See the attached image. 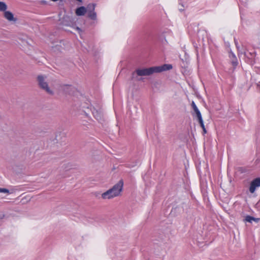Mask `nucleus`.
Masks as SVG:
<instances>
[{
	"label": "nucleus",
	"mask_w": 260,
	"mask_h": 260,
	"mask_svg": "<svg viewBox=\"0 0 260 260\" xmlns=\"http://www.w3.org/2000/svg\"><path fill=\"white\" fill-rule=\"evenodd\" d=\"M172 68V65L165 64L162 66L138 69L133 73L132 75L133 78H134L135 74L139 76H150L154 73H160L164 71L169 70Z\"/></svg>",
	"instance_id": "1"
},
{
	"label": "nucleus",
	"mask_w": 260,
	"mask_h": 260,
	"mask_svg": "<svg viewBox=\"0 0 260 260\" xmlns=\"http://www.w3.org/2000/svg\"><path fill=\"white\" fill-rule=\"evenodd\" d=\"M123 186V181L120 180L117 183L115 184L111 188L102 194L103 199H111L120 195Z\"/></svg>",
	"instance_id": "2"
},
{
	"label": "nucleus",
	"mask_w": 260,
	"mask_h": 260,
	"mask_svg": "<svg viewBox=\"0 0 260 260\" xmlns=\"http://www.w3.org/2000/svg\"><path fill=\"white\" fill-rule=\"evenodd\" d=\"M36 80L39 88L50 95H53L54 92L50 87L48 82L47 77L44 75H39L37 76Z\"/></svg>",
	"instance_id": "3"
},
{
	"label": "nucleus",
	"mask_w": 260,
	"mask_h": 260,
	"mask_svg": "<svg viewBox=\"0 0 260 260\" xmlns=\"http://www.w3.org/2000/svg\"><path fill=\"white\" fill-rule=\"evenodd\" d=\"M259 186H260V178H256L251 182L249 187V191L251 193H253L256 188Z\"/></svg>",
	"instance_id": "4"
},
{
	"label": "nucleus",
	"mask_w": 260,
	"mask_h": 260,
	"mask_svg": "<svg viewBox=\"0 0 260 260\" xmlns=\"http://www.w3.org/2000/svg\"><path fill=\"white\" fill-rule=\"evenodd\" d=\"M229 57L231 59V62L232 66H233L234 68H235L238 64V62L236 55L232 51H231L229 53Z\"/></svg>",
	"instance_id": "5"
},
{
	"label": "nucleus",
	"mask_w": 260,
	"mask_h": 260,
	"mask_svg": "<svg viewBox=\"0 0 260 260\" xmlns=\"http://www.w3.org/2000/svg\"><path fill=\"white\" fill-rule=\"evenodd\" d=\"M92 114L94 117L98 120L100 121L102 119L103 115L100 110L93 109L92 111Z\"/></svg>",
	"instance_id": "6"
},
{
	"label": "nucleus",
	"mask_w": 260,
	"mask_h": 260,
	"mask_svg": "<svg viewBox=\"0 0 260 260\" xmlns=\"http://www.w3.org/2000/svg\"><path fill=\"white\" fill-rule=\"evenodd\" d=\"M63 90L67 93L71 94L73 93L75 88L70 85H63L62 86Z\"/></svg>",
	"instance_id": "7"
},
{
	"label": "nucleus",
	"mask_w": 260,
	"mask_h": 260,
	"mask_svg": "<svg viewBox=\"0 0 260 260\" xmlns=\"http://www.w3.org/2000/svg\"><path fill=\"white\" fill-rule=\"evenodd\" d=\"M4 14V17H5V18L10 21H15L16 20V19H15L14 17V15L12 14V13H11L10 11H5Z\"/></svg>",
	"instance_id": "8"
},
{
	"label": "nucleus",
	"mask_w": 260,
	"mask_h": 260,
	"mask_svg": "<svg viewBox=\"0 0 260 260\" xmlns=\"http://www.w3.org/2000/svg\"><path fill=\"white\" fill-rule=\"evenodd\" d=\"M86 12V9L84 7L82 6L76 9V14L77 16H83Z\"/></svg>",
	"instance_id": "9"
},
{
	"label": "nucleus",
	"mask_w": 260,
	"mask_h": 260,
	"mask_svg": "<svg viewBox=\"0 0 260 260\" xmlns=\"http://www.w3.org/2000/svg\"><path fill=\"white\" fill-rule=\"evenodd\" d=\"M18 189L16 188L13 187L11 188L10 190L4 188H0V192L5 193L7 194H11L15 192Z\"/></svg>",
	"instance_id": "10"
},
{
	"label": "nucleus",
	"mask_w": 260,
	"mask_h": 260,
	"mask_svg": "<svg viewBox=\"0 0 260 260\" xmlns=\"http://www.w3.org/2000/svg\"><path fill=\"white\" fill-rule=\"evenodd\" d=\"M245 220L246 221L251 223L252 221L258 222L259 220V218H255L253 217L248 215L245 217Z\"/></svg>",
	"instance_id": "11"
},
{
	"label": "nucleus",
	"mask_w": 260,
	"mask_h": 260,
	"mask_svg": "<svg viewBox=\"0 0 260 260\" xmlns=\"http://www.w3.org/2000/svg\"><path fill=\"white\" fill-rule=\"evenodd\" d=\"M88 12V17L90 18L92 20H95L96 18V14L94 12V11H89Z\"/></svg>",
	"instance_id": "12"
},
{
	"label": "nucleus",
	"mask_w": 260,
	"mask_h": 260,
	"mask_svg": "<svg viewBox=\"0 0 260 260\" xmlns=\"http://www.w3.org/2000/svg\"><path fill=\"white\" fill-rule=\"evenodd\" d=\"M191 105L196 115H198V113L199 114H201V112H200L193 101L192 102Z\"/></svg>",
	"instance_id": "13"
},
{
	"label": "nucleus",
	"mask_w": 260,
	"mask_h": 260,
	"mask_svg": "<svg viewBox=\"0 0 260 260\" xmlns=\"http://www.w3.org/2000/svg\"><path fill=\"white\" fill-rule=\"evenodd\" d=\"M95 5L94 4H89L88 5L86 10L87 12L94 11Z\"/></svg>",
	"instance_id": "14"
},
{
	"label": "nucleus",
	"mask_w": 260,
	"mask_h": 260,
	"mask_svg": "<svg viewBox=\"0 0 260 260\" xmlns=\"http://www.w3.org/2000/svg\"><path fill=\"white\" fill-rule=\"evenodd\" d=\"M7 9V5L4 2H0V11H5Z\"/></svg>",
	"instance_id": "15"
},
{
	"label": "nucleus",
	"mask_w": 260,
	"mask_h": 260,
	"mask_svg": "<svg viewBox=\"0 0 260 260\" xmlns=\"http://www.w3.org/2000/svg\"><path fill=\"white\" fill-rule=\"evenodd\" d=\"M196 117L198 120L199 123L200 124L203 123V120L202 119V117L201 114H198V115H196Z\"/></svg>",
	"instance_id": "16"
},
{
	"label": "nucleus",
	"mask_w": 260,
	"mask_h": 260,
	"mask_svg": "<svg viewBox=\"0 0 260 260\" xmlns=\"http://www.w3.org/2000/svg\"><path fill=\"white\" fill-rule=\"evenodd\" d=\"M196 117L198 120L199 123L200 124L203 123V120L202 119V117L201 114H198V115H196Z\"/></svg>",
	"instance_id": "17"
},
{
	"label": "nucleus",
	"mask_w": 260,
	"mask_h": 260,
	"mask_svg": "<svg viewBox=\"0 0 260 260\" xmlns=\"http://www.w3.org/2000/svg\"><path fill=\"white\" fill-rule=\"evenodd\" d=\"M27 37H24V38H19V39L23 42V43H26V44H28V42L26 40Z\"/></svg>",
	"instance_id": "18"
},
{
	"label": "nucleus",
	"mask_w": 260,
	"mask_h": 260,
	"mask_svg": "<svg viewBox=\"0 0 260 260\" xmlns=\"http://www.w3.org/2000/svg\"><path fill=\"white\" fill-rule=\"evenodd\" d=\"M235 45L236 46L238 51H239V45H238V43L236 40H235Z\"/></svg>",
	"instance_id": "19"
},
{
	"label": "nucleus",
	"mask_w": 260,
	"mask_h": 260,
	"mask_svg": "<svg viewBox=\"0 0 260 260\" xmlns=\"http://www.w3.org/2000/svg\"><path fill=\"white\" fill-rule=\"evenodd\" d=\"M202 129H203L204 134H206L207 133V131L205 127H204V128H203Z\"/></svg>",
	"instance_id": "20"
},
{
	"label": "nucleus",
	"mask_w": 260,
	"mask_h": 260,
	"mask_svg": "<svg viewBox=\"0 0 260 260\" xmlns=\"http://www.w3.org/2000/svg\"><path fill=\"white\" fill-rule=\"evenodd\" d=\"M200 126H201V127H202V128H203L205 127V125H204V123H202V124H200Z\"/></svg>",
	"instance_id": "21"
},
{
	"label": "nucleus",
	"mask_w": 260,
	"mask_h": 260,
	"mask_svg": "<svg viewBox=\"0 0 260 260\" xmlns=\"http://www.w3.org/2000/svg\"><path fill=\"white\" fill-rule=\"evenodd\" d=\"M257 86L258 88V89L260 90V82H259L257 84Z\"/></svg>",
	"instance_id": "22"
},
{
	"label": "nucleus",
	"mask_w": 260,
	"mask_h": 260,
	"mask_svg": "<svg viewBox=\"0 0 260 260\" xmlns=\"http://www.w3.org/2000/svg\"><path fill=\"white\" fill-rule=\"evenodd\" d=\"M77 29L78 30H80V29L79 28V27H77Z\"/></svg>",
	"instance_id": "23"
},
{
	"label": "nucleus",
	"mask_w": 260,
	"mask_h": 260,
	"mask_svg": "<svg viewBox=\"0 0 260 260\" xmlns=\"http://www.w3.org/2000/svg\"><path fill=\"white\" fill-rule=\"evenodd\" d=\"M77 1H79L80 2H82V0H77Z\"/></svg>",
	"instance_id": "24"
}]
</instances>
